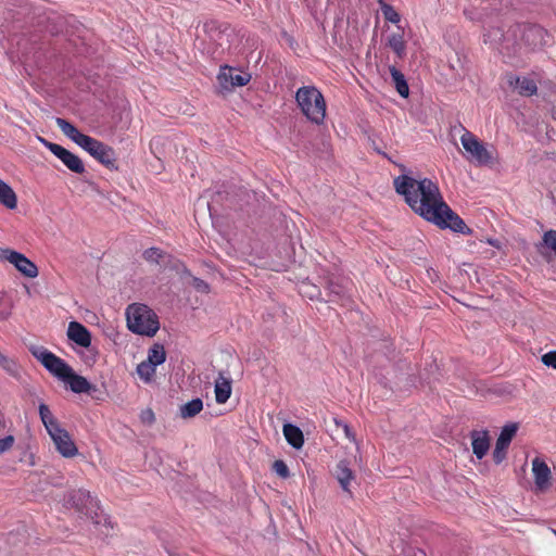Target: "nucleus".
<instances>
[{
    "label": "nucleus",
    "mask_w": 556,
    "mask_h": 556,
    "mask_svg": "<svg viewBox=\"0 0 556 556\" xmlns=\"http://www.w3.org/2000/svg\"><path fill=\"white\" fill-rule=\"evenodd\" d=\"M295 102L301 113L313 124L321 125L326 118L327 104L323 93L315 86L300 87Z\"/></svg>",
    "instance_id": "39448f33"
},
{
    "label": "nucleus",
    "mask_w": 556,
    "mask_h": 556,
    "mask_svg": "<svg viewBox=\"0 0 556 556\" xmlns=\"http://www.w3.org/2000/svg\"><path fill=\"white\" fill-rule=\"evenodd\" d=\"M517 430L518 426L516 424H509L503 427L493 451V460L495 464H501L506 458L507 450Z\"/></svg>",
    "instance_id": "f8f14e48"
},
{
    "label": "nucleus",
    "mask_w": 556,
    "mask_h": 556,
    "mask_svg": "<svg viewBox=\"0 0 556 556\" xmlns=\"http://www.w3.org/2000/svg\"><path fill=\"white\" fill-rule=\"evenodd\" d=\"M328 290H329V301L334 302L337 300L344 299L346 290L345 287L336 283L333 281L328 282Z\"/></svg>",
    "instance_id": "c85d7f7f"
},
{
    "label": "nucleus",
    "mask_w": 556,
    "mask_h": 556,
    "mask_svg": "<svg viewBox=\"0 0 556 556\" xmlns=\"http://www.w3.org/2000/svg\"><path fill=\"white\" fill-rule=\"evenodd\" d=\"M14 442L15 439L13 435H7L5 438L0 439V454H3L4 452L11 450Z\"/></svg>",
    "instance_id": "c9c22d12"
},
{
    "label": "nucleus",
    "mask_w": 556,
    "mask_h": 556,
    "mask_svg": "<svg viewBox=\"0 0 556 556\" xmlns=\"http://www.w3.org/2000/svg\"><path fill=\"white\" fill-rule=\"evenodd\" d=\"M543 242L548 249H551L554 252L556 256V230H547L543 235Z\"/></svg>",
    "instance_id": "7c9ffc66"
},
{
    "label": "nucleus",
    "mask_w": 556,
    "mask_h": 556,
    "mask_svg": "<svg viewBox=\"0 0 556 556\" xmlns=\"http://www.w3.org/2000/svg\"><path fill=\"white\" fill-rule=\"evenodd\" d=\"M193 287L200 291V292H203V293H207L210 291V286L207 282H205L204 280L200 279V278H194L193 279Z\"/></svg>",
    "instance_id": "4c0bfd02"
},
{
    "label": "nucleus",
    "mask_w": 556,
    "mask_h": 556,
    "mask_svg": "<svg viewBox=\"0 0 556 556\" xmlns=\"http://www.w3.org/2000/svg\"><path fill=\"white\" fill-rule=\"evenodd\" d=\"M472 452L478 459H482L490 448V438L486 430H473L470 433Z\"/></svg>",
    "instance_id": "dca6fc26"
},
{
    "label": "nucleus",
    "mask_w": 556,
    "mask_h": 556,
    "mask_svg": "<svg viewBox=\"0 0 556 556\" xmlns=\"http://www.w3.org/2000/svg\"><path fill=\"white\" fill-rule=\"evenodd\" d=\"M389 71L393 79L394 86L396 88V91L402 97L406 98L409 93V88L404 75L395 66H390Z\"/></svg>",
    "instance_id": "393cba45"
},
{
    "label": "nucleus",
    "mask_w": 556,
    "mask_h": 556,
    "mask_svg": "<svg viewBox=\"0 0 556 556\" xmlns=\"http://www.w3.org/2000/svg\"><path fill=\"white\" fill-rule=\"evenodd\" d=\"M283 435L287 442L294 448H301L304 444V437L301 429L294 425L287 424L283 426Z\"/></svg>",
    "instance_id": "412c9836"
},
{
    "label": "nucleus",
    "mask_w": 556,
    "mask_h": 556,
    "mask_svg": "<svg viewBox=\"0 0 556 556\" xmlns=\"http://www.w3.org/2000/svg\"><path fill=\"white\" fill-rule=\"evenodd\" d=\"M380 7H381V12H382L386 21L393 23V24H397L401 21L400 14L396 12V10L391 4L386 3L382 0H380Z\"/></svg>",
    "instance_id": "cd10ccee"
},
{
    "label": "nucleus",
    "mask_w": 556,
    "mask_h": 556,
    "mask_svg": "<svg viewBox=\"0 0 556 556\" xmlns=\"http://www.w3.org/2000/svg\"><path fill=\"white\" fill-rule=\"evenodd\" d=\"M67 337L71 341L81 348H89L91 344V333L86 326L78 321H71L67 328Z\"/></svg>",
    "instance_id": "4468645a"
},
{
    "label": "nucleus",
    "mask_w": 556,
    "mask_h": 556,
    "mask_svg": "<svg viewBox=\"0 0 556 556\" xmlns=\"http://www.w3.org/2000/svg\"><path fill=\"white\" fill-rule=\"evenodd\" d=\"M68 503L80 514L92 520L93 525L99 528L101 534L108 536L113 529L111 520L102 515L99 501L86 490H75L70 494Z\"/></svg>",
    "instance_id": "20e7f679"
},
{
    "label": "nucleus",
    "mask_w": 556,
    "mask_h": 556,
    "mask_svg": "<svg viewBox=\"0 0 556 556\" xmlns=\"http://www.w3.org/2000/svg\"><path fill=\"white\" fill-rule=\"evenodd\" d=\"M55 123L66 137L81 147L98 162L110 169H117L116 155L113 148L88 135L81 134L72 123L64 118L58 117Z\"/></svg>",
    "instance_id": "f03ea898"
},
{
    "label": "nucleus",
    "mask_w": 556,
    "mask_h": 556,
    "mask_svg": "<svg viewBox=\"0 0 556 556\" xmlns=\"http://www.w3.org/2000/svg\"><path fill=\"white\" fill-rule=\"evenodd\" d=\"M336 478L338 482L340 483L343 491L348 492L350 495H352V492L350 490V483L355 479V475L352 471V469L349 467V464L346 460H340L334 470Z\"/></svg>",
    "instance_id": "a211bd4d"
},
{
    "label": "nucleus",
    "mask_w": 556,
    "mask_h": 556,
    "mask_svg": "<svg viewBox=\"0 0 556 556\" xmlns=\"http://www.w3.org/2000/svg\"><path fill=\"white\" fill-rule=\"evenodd\" d=\"M63 380L68 383L70 389L74 393L90 394L97 390L96 386L91 384L85 377L75 374L73 369L70 371L68 377L64 378Z\"/></svg>",
    "instance_id": "f3484780"
},
{
    "label": "nucleus",
    "mask_w": 556,
    "mask_h": 556,
    "mask_svg": "<svg viewBox=\"0 0 556 556\" xmlns=\"http://www.w3.org/2000/svg\"><path fill=\"white\" fill-rule=\"evenodd\" d=\"M217 78L224 89H233L245 86L250 81L251 75L244 72L238 73L236 68L226 65L220 67Z\"/></svg>",
    "instance_id": "9b49d317"
},
{
    "label": "nucleus",
    "mask_w": 556,
    "mask_h": 556,
    "mask_svg": "<svg viewBox=\"0 0 556 556\" xmlns=\"http://www.w3.org/2000/svg\"><path fill=\"white\" fill-rule=\"evenodd\" d=\"M126 320L128 329L136 334L153 337L160 329L157 315L146 304L128 305Z\"/></svg>",
    "instance_id": "423d86ee"
},
{
    "label": "nucleus",
    "mask_w": 556,
    "mask_h": 556,
    "mask_svg": "<svg viewBox=\"0 0 556 556\" xmlns=\"http://www.w3.org/2000/svg\"><path fill=\"white\" fill-rule=\"evenodd\" d=\"M460 142L466 151L467 159L478 165H490L493 163V154L478 139L476 135L464 128L460 136Z\"/></svg>",
    "instance_id": "0eeeda50"
},
{
    "label": "nucleus",
    "mask_w": 556,
    "mask_h": 556,
    "mask_svg": "<svg viewBox=\"0 0 556 556\" xmlns=\"http://www.w3.org/2000/svg\"><path fill=\"white\" fill-rule=\"evenodd\" d=\"M231 395V380L219 372L215 380V400L218 404L226 403Z\"/></svg>",
    "instance_id": "6ab92c4d"
},
{
    "label": "nucleus",
    "mask_w": 556,
    "mask_h": 556,
    "mask_svg": "<svg viewBox=\"0 0 556 556\" xmlns=\"http://www.w3.org/2000/svg\"><path fill=\"white\" fill-rule=\"evenodd\" d=\"M0 260L12 264L23 276L27 278H36L39 274L37 265L17 251L0 249Z\"/></svg>",
    "instance_id": "1a4fd4ad"
},
{
    "label": "nucleus",
    "mask_w": 556,
    "mask_h": 556,
    "mask_svg": "<svg viewBox=\"0 0 556 556\" xmlns=\"http://www.w3.org/2000/svg\"><path fill=\"white\" fill-rule=\"evenodd\" d=\"M163 254V251L159 248H149L143 252V258L150 263H159Z\"/></svg>",
    "instance_id": "c756f323"
},
{
    "label": "nucleus",
    "mask_w": 556,
    "mask_h": 556,
    "mask_svg": "<svg viewBox=\"0 0 556 556\" xmlns=\"http://www.w3.org/2000/svg\"><path fill=\"white\" fill-rule=\"evenodd\" d=\"M40 141L51 151V153L60 159L70 170L76 174H83L85 172V166L77 155L58 143L49 142L41 138Z\"/></svg>",
    "instance_id": "9d476101"
},
{
    "label": "nucleus",
    "mask_w": 556,
    "mask_h": 556,
    "mask_svg": "<svg viewBox=\"0 0 556 556\" xmlns=\"http://www.w3.org/2000/svg\"><path fill=\"white\" fill-rule=\"evenodd\" d=\"M506 81L510 87L517 89L520 96L531 97L538 92V86L533 79L519 77L515 74H507Z\"/></svg>",
    "instance_id": "ddd939ff"
},
{
    "label": "nucleus",
    "mask_w": 556,
    "mask_h": 556,
    "mask_svg": "<svg viewBox=\"0 0 556 556\" xmlns=\"http://www.w3.org/2000/svg\"><path fill=\"white\" fill-rule=\"evenodd\" d=\"M541 359L545 366L556 369V351L545 353Z\"/></svg>",
    "instance_id": "f704fd0d"
},
{
    "label": "nucleus",
    "mask_w": 556,
    "mask_h": 556,
    "mask_svg": "<svg viewBox=\"0 0 556 556\" xmlns=\"http://www.w3.org/2000/svg\"><path fill=\"white\" fill-rule=\"evenodd\" d=\"M0 203L8 210H15L17 207L15 191L2 179H0Z\"/></svg>",
    "instance_id": "aec40b11"
},
{
    "label": "nucleus",
    "mask_w": 556,
    "mask_h": 556,
    "mask_svg": "<svg viewBox=\"0 0 556 556\" xmlns=\"http://www.w3.org/2000/svg\"><path fill=\"white\" fill-rule=\"evenodd\" d=\"M273 470L281 478L289 477V468L287 464L281 459L275 460L273 463Z\"/></svg>",
    "instance_id": "2f4dec72"
},
{
    "label": "nucleus",
    "mask_w": 556,
    "mask_h": 556,
    "mask_svg": "<svg viewBox=\"0 0 556 556\" xmlns=\"http://www.w3.org/2000/svg\"><path fill=\"white\" fill-rule=\"evenodd\" d=\"M334 424H336L337 428H341L343 430V433L346 439H349L352 442H355V440H356L355 434L346 422L336 418Z\"/></svg>",
    "instance_id": "473e14b6"
},
{
    "label": "nucleus",
    "mask_w": 556,
    "mask_h": 556,
    "mask_svg": "<svg viewBox=\"0 0 556 556\" xmlns=\"http://www.w3.org/2000/svg\"><path fill=\"white\" fill-rule=\"evenodd\" d=\"M39 416L56 451L65 458L75 457L78 454L75 442L68 431L61 427L48 405L43 403L39 405Z\"/></svg>",
    "instance_id": "7ed1b4c3"
},
{
    "label": "nucleus",
    "mask_w": 556,
    "mask_h": 556,
    "mask_svg": "<svg viewBox=\"0 0 556 556\" xmlns=\"http://www.w3.org/2000/svg\"><path fill=\"white\" fill-rule=\"evenodd\" d=\"M553 533L556 535V530L555 529H553Z\"/></svg>",
    "instance_id": "58836bf2"
},
{
    "label": "nucleus",
    "mask_w": 556,
    "mask_h": 556,
    "mask_svg": "<svg viewBox=\"0 0 556 556\" xmlns=\"http://www.w3.org/2000/svg\"><path fill=\"white\" fill-rule=\"evenodd\" d=\"M33 355L59 379L68 377L72 367L64 359L43 348L31 350Z\"/></svg>",
    "instance_id": "6e6552de"
},
{
    "label": "nucleus",
    "mask_w": 556,
    "mask_h": 556,
    "mask_svg": "<svg viewBox=\"0 0 556 556\" xmlns=\"http://www.w3.org/2000/svg\"><path fill=\"white\" fill-rule=\"evenodd\" d=\"M166 359V353L165 349L162 344L155 343L152 348L148 351V358L147 361L150 362L152 365H161Z\"/></svg>",
    "instance_id": "a878e982"
},
{
    "label": "nucleus",
    "mask_w": 556,
    "mask_h": 556,
    "mask_svg": "<svg viewBox=\"0 0 556 556\" xmlns=\"http://www.w3.org/2000/svg\"><path fill=\"white\" fill-rule=\"evenodd\" d=\"M0 366L9 371L10 374H14L16 371V363L13 359L8 358L3 354L0 353Z\"/></svg>",
    "instance_id": "72a5a7b5"
},
{
    "label": "nucleus",
    "mask_w": 556,
    "mask_h": 556,
    "mask_svg": "<svg viewBox=\"0 0 556 556\" xmlns=\"http://www.w3.org/2000/svg\"><path fill=\"white\" fill-rule=\"evenodd\" d=\"M393 184L395 191L404 197L407 205L426 220L442 229L450 228L455 232L471 233L465 222L444 202L438 184L431 179L417 180L408 175H401Z\"/></svg>",
    "instance_id": "f257e3e1"
},
{
    "label": "nucleus",
    "mask_w": 556,
    "mask_h": 556,
    "mask_svg": "<svg viewBox=\"0 0 556 556\" xmlns=\"http://www.w3.org/2000/svg\"><path fill=\"white\" fill-rule=\"evenodd\" d=\"M387 46L396 54L399 59L406 55V41L403 33H393L388 37Z\"/></svg>",
    "instance_id": "4be33fe9"
},
{
    "label": "nucleus",
    "mask_w": 556,
    "mask_h": 556,
    "mask_svg": "<svg viewBox=\"0 0 556 556\" xmlns=\"http://www.w3.org/2000/svg\"><path fill=\"white\" fill-rule=\"evenodd\" d=\"M532 471L536 489L540 491L546 490L549 486L551 480V469L547 464L536 457L532 462Z\"/></svg>",
    "instance_id": "2eb2a0df"
},
{
    "label": "nucleus",
    "mask_w": 556,
    "mask_h": 556,
    "mask_svg": "<svg viewBox=\"0 0 556 556\" xmlns=\"http://www.w3.org/2000/svg\"><path fill=\"white\" fill-rule=\"evenodd\" d=\"M543 37L544 29L536 25L526 27L522 34V39L533 47L541 46Z\"/></svg>",
    "instance_id": "5701e85b"
},
{
    "label": "nucleus",
    "mask_w": 556,
    "mask_h": 556,
    "mask_svg": "<svg viewBox=\"0 0 556 556\" xmlns=\"http://www.w3.org/2000/svg\"><path fill=\"white\" fill-rule=\"evenodd\" d=\"M203 409V401L201 399H193L179 408L180 417L184 419L193 418Z\"/></svg>",
    "instance_id": "b1692460"
},
{
    "label": "nucleus",
    "mask_w": 556,
    "mask_h": 556,
    "mask_svg": "<svg viewBox=\"0 0 556 556\" xmlns=\"http://www.w3.org/2000/svg\"><path fill=\"white\" fill-rule=\"evenodd\" d=\"M155 365L146 359L137 366V374L143 381L150 382L155 375Z\"/></svg>",
    "instance_id": "bb28decb"
},
{
    "label": "nucleus",
    "mask_w": 556,
    "mask_h": 556,
    "mask_svg": "<svg viewBox=\"0 0 556 556\" xmlns=\"http://www.w3.org/2000/svg\"><path fill=\"white\" fill-rule=\"evenodd\" d=\"M140 420L146 425H152L155 421L153 410L151 408L143 409L140 413Z\"/></svg>",
    "instance_id": "e433bc0d"
}]
</instances>
